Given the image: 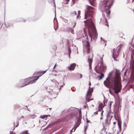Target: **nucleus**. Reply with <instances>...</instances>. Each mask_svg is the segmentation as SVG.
I'll use <instances>...</instances> for the list:
<instances>
[{
    "label": "nucleus",
    "instance_id": "1",
    "mask_svg": "<svg viewBox=\"0 0 134 134\" xmlns=\"http://www.w3.org/2000/svg\"><path fill=\"white\" fill-rule=\"evenodd\" d=\"M104 85L107 87H110L115 91V93H118L120 92L121 88V84L119 80L115 78L109 80L108 78L104 82Z\"/></svg>",
    "mask_w": 134,
    "mask_h": 134
},
{
    "label": "nucleus",
    "instance_id": "2",
    "mask_svg": "<svg viewBox=\"0 0 134 134\" xmlns=\"http://www.w3.org/2000/svg\"><path fill=\"white\" fill-rule=\"evenodd\" d=\"M87 21V29L88 33L91 38V41L92 42L93 40L95 41L97 39V34L95 27L91 18H88L86 21H85L84 22L86 25Z\"/></svg>",
    "mask_w": 134,
    "mask_h": 134
},
{
    "label": "nucleus",
    "instance_id": "3",
    "mask_svg": "<svg viewBox=\"0 0 134 134\" xmlns=\"http://www.w3.org/2000/svg\"><path fill=\"white\" fill-rule=\"evenodd\" d=\"M41 76L30 77L21 80L19 83V86L22 87L27 84H32L35 82Z\"/></svg>",
    "mask_w": 134,
    "mask_h": 134
},
{
    "label": "nucleus",
    "instance_id": "4",
    "mask_svg": "<svg viewBox=\"0 0 134 134\" xmlns=\"http://www.w3.org/2000/svg\"><path fill=\"white\" fill-rule=\"evenodd\" d=\"M109 3L110 2L108 0H104L102 2V7H104V10H102V11H105L107 17L109 16L110 13V9L112 5V4H110Z\"/></svg>",
    "mask_w": 134,
    "mask_h": 134
},
{
    "label": "nucleus",
    "instance_id": "5",
    "mask_svg": "<svg viewBox=\"0 0 134 134\" xmlns=\"http://www.w3.org/2000/svg\"><path fill=\"white\" fill-rule=\"evenodd\" d=\"M86 8L87 10L85 11V19H86L89 16H92L94 13V10L93 7L88 5L86 6Z\"/></svg>",
    "mask_w": 134,
    "mask_h": 134
},
{
    "label": "nucleus",
    "instance_id": "6",
    "mask_svg": "<svg viewBox=\"0 0 134 134\" xmlns=\"http://www.w3.org/2000/svg\"><path fill=\"white\" fill-rule=\"evenodd\" d=\"M120 48H119L117 50L116 52H115V51L114 50L113 53V57L115 59V57H117L118 56L120 52Z\"/></svg>",
    "mask_w": 134,
    "mask_h": 134
},
{
    "label": "nucleus",
    "instance_id": "7",
    "mask_svg": "<svg viewBox=\"0 0 134 134\" xmlns=\"http://www.w3.org/2000/svg\"><path fill=\"white\" fill-rule=\"evenodd\" d=\"M76 66V64L75 63H73L71 64L70 66L68 67V69L70 71L74 70Z\"/></svg>",
    "mask_w": 134,
    "mask_h": 134
},
{
    "label": "nucleus",
    "instance_id": "8",
    "mask_svg": "<svg viewBox=\"0 0 134 134\" xmlns=\"http://www.w3.org/2000/svg\"><path fill=\"white\" fill-rule=\"evenodd\" d=\"M105 67L104 65L102 62H100V65L98 69L100 71L103 70L105 68Z\"/></svg>",
    "mask_w": 134,
    "mask_h": 134
},
{
    "label": "nucleus",
    "instance_id": "9",
    "mask_svg": "<svg viewBox=\"0 0 134 134\" xmlns=\"http://www.w3.org/2000/svg\"><path fill=\"white\" fill-rule=\"evenodd\" d=\"M93 91V89L92 88H90V86L89 87V90L87 92V96L88 97V96H90L91 94L92 93Z\"/></svg>",
    "mask_w": 134,
    "mask_h": 134
},
{
    "label": "nucleus",
    "instance_id": "10",
    "mask_svg": "<svg viewBox=\"0 0 134 134\" xmlns=\"http://www.w3.org/2000/svg\"><path fill=\"white\" fill-rule=\"evenodd\" d=\"M80 124V121L79 120V119L77 121L74 126V127L75 129L74 131H75L76 128Z\"/></svg>",
    "mask_w": 134,
    "mask_h": 134
},
{
    "label": "nucleus",
    "instance_id": "11",
    "mask_svg": "<svg viewBox=\"0 0 134 134\" xmlns=\"http://www.w3.org/2000/svg\"><path fill=\"white\" fill-rule=\"evenodd\" d=\"M5 24L6 26L7 27H11L13 26L12 24L9 22L5 23Z\"/></svg>",
    "mask_w": 134,
    "mask_h": 134
},
{
    "label": "nucleus",
    "instance_id": "12",
    "mask_svg": "<svg viewBox=\"0 0 134 134\" xmlns=\"http://www.w3.org/2000/svg\"><path fill=\"white\" fill-rule=\"evenodd\" d=\"M88 61L89 62V65L90 66V68H91V65L92 62V60L91 58L90 59V58H89Z\"/></svg>",
    "mask_w": 134,
    "mask_h": 134
},
{
    "label": "nucleus",
    "instance_id": "13",
    "mask_svg": "<svg viewBox=\"0 0 134 134\" xmlns=\"http://www.w3.org/2000/svg\"><path fill=\"white\" fill-rule=\"evenodd\" d=\"M104 105L103 103H102L100 104L99 106V110H101L102 109V108L104 107Z\"/></svg>",
    "mask_w": 134,
    "mask_h": 134
},
{
    "label": "nucleus",
    "instance_id": "14",
    "mask_svg": "<svg viewBox=\"0 0 134 134\" xmlns=\"http://www.w3.org/2000/svg\"><path fill=\"white\" fill-rule=\"evenodd\" d=\"M50 116V115H41L40 116V118L42 119H44L45 118L48 116Z\"/></svg>",
    "mask_w": 134,
    "mask_h": 134
},
{
    "label": "nucleus",
    "instance_id": "15",
    "mask_svg": "<svg viewBox=\"0 0 134 134\" xmlns=\"http://www.w3.org/2000/svg\"><path fill=\"white\" fill-rule=\"evenodd\" d=\"M87 44L86 46L87 47V48L88 49L90 50V45L88 41H87Z\"/></svg>",
    "mask_w": 134,
    "mask_h": 134
},
{
    "label": "nucleus",
    "instance_id": "16",
    "mask_svg": "<svg viewBox=\"0 0 134 134\" xmlns=\"http://www.w3.org/2000/svg\"><path fill=\"white\" fill-rule=\"evenodd\" d=\"M95 0H89L90 3L92 5L94 6V2Z\"/></svg>",
    "mask_w": 134,
    "mask_h": 134
},
{
    "label": "nucleus",
    "instance_id": "17",
    "mask_svg": "<svg viewBox=\"0 0 134 134\" xmlns=\"http://www.w3.org/2000/svg\"><path fill=\"white\" fill-rule=\"evenodd\" d=\"M71 14L73 16H76V11H74L73 12H71Z\"/></svg>",
    "mask_w": 134,
    "mask_h": 134
},
{
    "label": "nucleus",
    "instance_id": "18",
    "mask_svg": "<svg viewBox=\"0 0 134 134\" xmlns=\"http://www.w3.org/2000/svg\"><path fill=\"white\" fill-rule=\"evenodd\" d=\"M89 96H88V97H87L86 96V100L87 101V102H89L90 100H93V99H90L89 98H88Z\"/></svg>",
    "mask_w": 134,
    "mask_h": 134
},
{
    "label": "nucleus",
    "instance_id": "19",
    "mask_svg": "<svg viewBox=\"0 0 134 134\" xmlns=\"http://www.w3.org/2000/svg\"><path fill=\"white\" fill-rule=\"evenodd\" d=\"M28 130H26L22 132V134H30L28 133Z\"/></svg>",
    "mask_w": 134,
    "mask_h": 134
},
{
    "label": "nucleus",
    "instance_id": "20",
    "mask_svg": "<svg viewBox=\"0 0 134 134\" xmlns=\"http://www.w3.org/2000/svg\"><path fill=\"white\" fill-rule=\"evenodd\" d=\"M104 74H103V73H101L100 76V78H99V79H102L104 77Z\"/></svg>",
    "mask_w": 134,
    "mask_h": 134
},
{
    "label": "nucleus",
    "instance_id": "21",
    "mask_svg": "<svg viewBox=\"0 0 134 134\" xmlns=\"http://www.w3.org/2000/svg\"><path fill=\"white\" fill-rule=\"evenodd\" d=\"M68 52H69L68 55H69V57H70V54L71 53V49L70 48H69Z\"/></svg>",
    "mask_w": 134,
    "mask_h": 134
},
{
    "label": "nucleus",
    "instance_id": "22",
    "mask_svg": "<svg viewBox=\"0 0 134 134\" xmlns=\"http://www.w3.org/2000/svg\"><path fill=\"white\" fill-rule=\"evenodd\" d=\"M109 106H110V108H111V106L112 103H113V102H112L109 101Z\"/></svg>",
    "mask_w": 134,
    "mask_h": 134
},
{
    "label": "nucleus",
    "instance_id": "23",
    "mask_svg": "<svg viewBox=\"0 0 134 134\" xmlns=\"http://www.w3.org/2000/svg\"><path fill=\"white\" fill-rule=\"evenodd\" d=\"M47 70L46 71H43L41 72H40L41 74H42V75L43 74H44L46 72V71H47Z\"/></svg>",
    "mask_w": 134,
    "mask_h": 134
},
{
    "label": "nucleus",
    "instance_id": "24",
    "mask_svg": "<svg viewBox=\"0 0 134 134\" xmlns=\"http://www.w3.org/2000/svg\"><path fill=\"white\" fill-rule=\"evenodd\" d=\"M100 39L101 41H103L105 43H106V41L104 39H103L102 37H100Z\"/></svg>",
    "mask_w": 134,
    "mask_h": 134
},
{
    "label": "nucleus",
    "instance_id": "25",
    "mask_svg": "<svg viewBox=\"0 0 134 134\" xmlns=\"http://www.w3.org/2000/svg\"><path fill=\"white\" fill-rule=\"evenodd\" d=\"M31 116L32 118L34 119L35 118L36 116L35 115H32Z\"/></svg>",
    "mask_w": 134,
    "mask_h": 134
},
{
    "label": "nucleus",
    "instance_id": "26",
    "mask_svg": "<svg viewBox=\"0 0 134 134\" xmlns=\"http://www.w3.org/2000/svg\"><path fill=\"white\" fill-rule=\"evenodd\" d=\"M80 11H79L78 12V14H77V17H78V16H79L80 14Z\"/></svg>",
    "mask_w": 134,
    "mask_h": 134
},
{
    "label": "nucleus",
    "instance_id": "27",
    "mask_svg": "<svg viewBox=\"0 0 134 134\" xmlns=\"http://www.w3.org/2000/svg\"><path fill=\"white\" fill-rule=\"evenodd\" d=\"M109 116H110V113H108L107 115V118H108Z\"/></svg>",
    "mask_w": 134,
    "mask_h": 134
},
{
    "label": "nucleus",
    "instance_id": "28",
    "mask_svg": "<svg viewBox=\"0 0 134 134\" xmlns=\"http://www.w3.org/2000/svg\"><path fill=\"white\" fill-rule=\"evenodd\" d=\"M118 124L119 126L120 129H121V125H120L119 122H118Z\"/></svg>",
    "mask_w": 134,
    "mask_h": 134
},
{
    "label": "nucleus",
    "instance_id": "29",
    "mask_svg": "<svg viewBox=\"0 0 134 134\" xmlns=\"http://www.w3.org/2000/svg\"><path fill=\"white\" fill-rule=\"evenodd\" d=\"M63 21L64 22H65V23H67L68 22V20L65 19H64Z\"/></svg>",
    "mask_w": 134,
    "mask_h": 134
},
{
    "label": "nucleus",
    "instance_id": "30",
    "mask_svg": "<svg viewBox=\"0 0 134 134\" xmlns=\"http://www.w3.org/2000/svg\"><path fill=\"white\" fill-rule=\"evenodd\" d=\"M71 32L73 34H74V30L73 29H71Z\"/></svg>",
    "mask_w": 134,
    "mask_h": 134
},
{
    "label": "nucleus",
    "instance_id": "31",
    "mask_svg": "<svg viewBox=\"0 0 134 134\" xmlns=\"http://www.w3.org/2000/svg\"><path fill=\"white\" fill-rule=\"evenodd\" d=\"M88 126V124H86V126L85 128V130H86V129L87 128V127Z\"/></svg>",
    "mask_w": 134,
    "mask_h": 134
},
{
    "label": "nucleus",
    "instance_id": "32",
    "mask_svg": "<svg viewBox=\"0 0 134 134\" xmlns=\"http://www.w3.org/2000/svg\"><path fill=\"white\" fill-rule=\"evenodd\" d=\"M134 1V0H129V1L130 2H133V1Z\"/></svg>",
    "mask_w": 134,
    "mask_h": 134
},
{
    "label": "nucleus",
    "instance_id": "33",
    "mask_svg": "<svg viewBox=\"0 0 134 134\" xmlns=\"http://www.w3.org/2000/svg\"><path fill=\"white\" fill-rule=\"evenodd\" d=\"M98 114V111H96L94 113V114H95L96 115H97Z\"/></svg>",
    "mask_w": 134,
    "mask_h": 134
},
{
    "label": "nucleus",
    "instance_id": "34",
    "mask_svg": "<svg viewBox=\"0 0 134 134\" xmlns=\"http://www.w3.org/2000/svg\"><path fill=\"white\" fill-rule=\"evenodd\" d=\"M103 111H102L101 113V116H103Z\"/></svg>",
    "mask_w": 134,
    "mask_h": 134
},
{
    "label": "nucleus",
    "instance_id": "35",
    "mask_svg": "<svg viewBox=\"0 0 134 134\" xmlns=\"http://www.w3.org/2000/svg\"><path fill=\"white\" fill-rule=\"evenodd\" d=\"M88 49L87 51V53H89L90 50H89L88 49Z\"/></svg>",
    "mask_w": 134,
    "mask_h": 134
},
{
    "label": "nucleus",
    "instance_id": "36",
    "mask_svg": "<svg viewBox=\"0 0 134 134\" xmlns=\"http://www.w3.org/2000/svg\"><path fill=\"white\" fill-rule=\"evenodd\" d=\"M108 119H107L105 120V123H106L107 122H108Z\"/></svg>",
    "mask_w": 134,
    "mask_h": 134
},
{
    "label": "nucleus",
    "instance_id": "37",
    "mask_svg": "<svg viewBox=\"0 0 134 134\" xmlns=\"http://www.w3.org/2000/svg\"><path fill=\"white\" fill-rule=\"evenodd\" d=\"M74 129V128H73L71 130H70V132H72V131H73V130Z\"/></svg>",
    "mask_w": 134,
    "mask_h": 134
},
{
    "label": "nucleus",
    "instance_id": "38",
    "mask_svg": "<svg viewBox=\"0 0 134 134\" xmlns=\"http://www.w3.org/2000/svg\"><path fill=\"white\" fill-rule=\"evenodd\" d=\"M66 1L67 2H66V3H68V2L69 1V0H66Z\"/></svg>",
    "mask_w": 134,
    "mask_h": 134
},
{
    "label": "nucleus",
    "instance_id": "39",
    "mask_svg": "<svg viewBox=\"0 0 134 134\" xmlns=\"http://www.w3.org/2000/svg\"><path fill=\"white\" fill-rule=\"evenodd\" d=\"M80 76L81 78H82V76L81 74H80Z\"/></svg>",
    "mask_w": 134,
    "mask_h": 134
},
{
    "label": "nucleus",
    "instance_id": "40",
    "mask_svg": "<svg viewBox=\"0 0 134 134\" xmlns=\"http://www.w3.org/2000/svg\"><path fill=\"white\" fill-rule=\"evenodd\" d=\"M79 115H80L81 114V111L79 112Z\"/></svg>",
    "mask_w": 134,
    "mask_h": 134
},
{
    "label": "nucleus",
    "instance_id": "41",
    "mask_svg": "<svg viewBox=\"0 0 134 134\" xmlns=\"http://www.w3.org/2000/svg\"><path fill=\"white\" fill-rule=\"evenodd\" d=\"M67 120H67V119H64V121H67Z\"/></svg>",
    "mask_w": 134,
    "mask_h": 134
},
{
    "label": "nucleus",
    "instance_id": "42",
    "mask_svg": "<svg viewBox=\"0 0 134 134\" xmlns=\"http://www.w3.org/2000/svg\"><path fill=\"white\" fill-rule=\"evenodd\" d=\"M56 64H55V65H54V66L53 68H54L56 66Z\"/></svg>",
    "mask_w": 134,
    "mask_h": 134
},
{
    "label": "nucleus",
    "instance_id": "43",
    "mask_svg": "<svg viewBox=\"0 0 134 134\" xmlns=\"http://www.w3.org/2000/svg\"><path fill=\"white\" fill-rule=\"evenodd\" d=\"M86 122L88 124V122H89V121L88 120H87Z\"/></svg>",
    "mask_w": 134,
    "mask_h": 134
},
{
    "label": "nucleus",
    "instance_id": "44",
    "mask_svg": "<svg viewBox=\"0 0 134 134\" xmlns=\"http://www.w3.org/2000/svg\"><path fill=\"white\" fill-rule=\"evenodd\" d=\"M89 85L90 86L91 85V83H90H90H89Z\"/></svg>",
    "mask_w": 134,
    "mask_h": 134
},
{
    "label": "nucleus",
    "instance_id": "45",
    "mask_svg": "<svg viewBox=\"0 0 134 134\" xmlns=\"http://www.w3.org/2000/svg\"><path fill=\"white\" fill-rule=\"evenodd\" d=\"M18 125V123L17 125L15 127H17Z\"/></svg>",
    "mask_w": 134,
    "mask_h": 134
},
{
    "label": "nucleus",
    "instance_id": "46",
    "mask_svg": "<svg viewBox=\"0 0 134 134\" xmlns=\"http://www.w3.org/2000/svg\"><path fill=\"white\" fill-rule=\"evenodd\" d=\"M83 31H84V32H85V28H84Z\"/></svg>",
    "mask_w": 134,
    "mask_h": 134
},
{
    "label": "nucleus",
    "instance_id": "47",
    "mask_svg": "<svg viewBox=\"0 0 134 134\" xmlns=\"http://www.w3.org/2000/svg\"><path fill=\"white\" fill-rule=\"evenodd\" d=\"M104 105H105V102L104 101Z\"/></svg>",
    "mask_w": 134,
    "mask_h": 134
},
{
    "label": "nucleus",
    "instance_id": "48",
    "mask_svg": "<svg viewBox=\"0 0 134 134\" xmlns=\"http://www.w3.org/2000/svg\"><path fill=\"white\" fill-rule=\"evenodd\" d=\"M102 119V117H101V118H100V119L101 120Z\"/></svg>",
    "mask_w": 134,
    "mask_h": 134
},
{
    "label": "nucleus",
    "instance_id": "49",
    "mask_svg": "<svg viewBox=\"0 0 134 134\" xmlns=\"http://www.w3.org/2000/svg\"><path fill=\"white\" fill-rule=\"evenodd\" d=\"M63 85H61V87H63Z\"/></svg>",
    "mask_w": 134,
    "mask_h": 134
},
{
    "label": "nucleus",
    "instance_id": "50",
    "mask_svg": "<svg viewBox=\"0 0 134 134\" xmlns=\"http://www.w3.org/2000/svg\"><path fill=\"white\" fill-rule=\"evenodd\" d=\"M21 118H24V116H22Z\"/></svg>",
    "mask_w": 134,
    "mask_h": 134
},
{
    "label": "nucleus",
    "instance_id": "51",
    "mask_svg": "<svg viewBox=\"0 0 134 134\" xmlns=\"http://www.w3.org/2000/svg\"><path fill=\"white\" fill-rule=\"evenodd\" d=\"M84 107H85V108H86V106L85 105V106H84Z\"/></svg>",
    "mask_w": 134,
    "mask_h": 134
},
{
    "label": "nucleus",
    "instance_id": "52",
    "mask_svg": "<svg viewBox=\"0 0 134 134\" xmlns=\"http://www.w3.org/2000/svg\"><path fill=\"white\" fill-rule=\"evenodd\" d=\"M96 68H97V66H96Z\"/></svg>",
    "mask_w": 134,
    "mask_h": 134
},
{
    "label": "nucleus",
    "instance_id": "53",
    "mask_svg": "<svg viewBox=\"0 0 134 134\" xmlns=\"http://www.w3.org/2000/svg\"><path fill=\"white\" fill-rule=\"evenodd\" d=\"M101 59L102 60L103 59V58H101Z\"/></svg>",
    "mask_w": 134,
    "mask_h": 134
},
{
    "label": "nucleus",
    "instance_id": "54",
    "mask_svg": "<svg viewBox=\"0 0 134 134\" xmlns=\"http://www.w3.org/2000/svg\"><path fill=\"white\" fill-rule=\"evenodd\" d=\"M133 12H134V9H133Z\"/></svg>",
    "mask_w": 134,
    "mask_h": 134
},
{
    "label": "nucleus",
    "instance_id": "55",
    "mask_svg": "<svg viewBox=\"0 0 134 134\" xmlns=\"http://www.w3.org/2000/svg\"><path fill=\"white\" fill-rule=\"evenodd\" d=\"M79 16H78V17H77V18H79Z\"/></svg>",
    "mask_w": 134,
    "mask_h": 134
},
{
    "label": "nucleus",
    "instance_id": "56",
    "mask_svg": "<svg viewBox=\"0 0 134 134\" xmlns=\"http://www.w3.org/2000/svg\"><path fill=\"white\" fill-rule=\"evenodd\" d=\"M104 56V55H102V57H103Z\"/></svg>",
    "mask_w": 134,
    "mask_h": 134
},
{
    "label": "nucleus",
    "instance_id": "57",
    "mask_svg": "<svg viewBox=\"0 0 134 134\" xmlns=\"http://www.w3.org/2000/svg\"><path fill=\"white\" fill-rule=\"evenodd\" d=\"M39 122H40V120L39 121Z\"/></svg>",
    "mask_w": 134,
    "mask_h": 134
},
{
    "label": "nucleus",
    "instance_id": "58",
    "mask_svg": "<svg viewBox=\"0 0 134 134\" xmlns=\"http://www.w3.org/2000/svg\"><path fill=\"white\" fill-rule=\"evenodd\" d=\"M100 134H102V133H101Z\"/></svg>",
    "mask_w": 134,
    "mask_h": 134
}]
</instances>
